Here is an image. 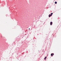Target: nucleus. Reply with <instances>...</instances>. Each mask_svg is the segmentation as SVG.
<instances>
[{
	"label": "nucleus",
	"instance_id": "obj_1",
	"mask_svg": "<svg viewBox=\"0 0 61 61\" xmlns=\"http://www.w3.org/2000/svg\"><path fill=\"white\" fill-rule=\"evenodd\" d=\"M54 55V53H52L51 54V56H53Z\"/></svg>",
	"mask_w": 61,
	"mask_h": 61
},
{
	"label": "nucleus",
	"instance_id": "obj_2",
	"mask_svg": "<svg viewBox=\"0 0 61 61\" xmlns=\"http://www.w3.org/2000/svg\"><path fill=\"white\" fill-rule=\"evenodd\" d=\"M50 25H52V24H53V23L52 22H50Z\"/></svg>",
	"mask_w": 61,
	"mask_h": 61
},
{
	"label": "nucleus",
	"instance_id": "obj_3",
	"mask_svg": "<svg viewBox=\"0 0 61 61\" xmlns=\"http://www.w3.org/2000/svg\"><path fill=\"white\" fill-rule=\"evenodd\" d=\"M53 15V13H51V16H52V15Z\"/></svg>",
	"mask_w": 61,
	"mask_h": 61
},
{
	"label": "nucleus",
	"instance_id": "obj_4",
	"mask_svg": "<svg viewBox=\"0 0 61 61\" xmlns=\"http://www.w3.org/2000/svg\"><path fill=\"white\" fill-rule=\"evenodd\" d=\"M55 4H57V2H56V1H55Z\"/></svg>",
	"mask_w": 61,
	"mask_h": 61
},
{
	"label": "nucleus",
	"instance_id": "obj_5",
	"mask_svg": "<svg viewBox=\"0 0 61 61\" xmlns=\"http://www.w3.org/2000/svg\"><path fill=\"white\" fill-rule=\"evenodd\" d=\"M51 15H49V17H50V16H51Z\"/></svg>",
	"mask_w": 61,
	"mask_h": 61
},
{
	"label": "nucleus",
	"instance_id": "obj_6",
	"mask_svg": "<svg viewBox=\"0 0 61 61\" xmlns=\"http://www.w3.org/2000/svg\"><path fill=\"white\" fill-rule=\"evenodd\" d=\"M47 57L46 56L44 58V59H46V58Z\"/></svg>",
	"mask_w": 61,
	"mask_h": 61
},
{
	"label": "nucleus",
	"instance_id": "obj_7",
	"mask_svg": "<svg viewBox=\"0 0 61 61\" xmlns=\"http://www.w3.org/2000/svg\"><path fill=\"white\" fill-rule=\"evenodd\" d=\"M29 29H30V28H29Z\"/></svg>",
	"mask_w": 61,
	"mask_h": 61
}]
</instances>
